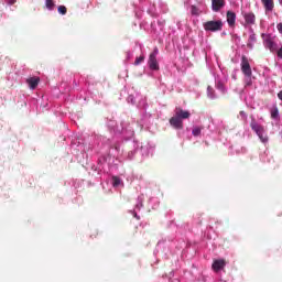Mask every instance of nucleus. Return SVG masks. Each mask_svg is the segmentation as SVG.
<instances>
[{"mask_svg": "<svg viewBox=\"0 0 282 282\" xmlns=\"http://www.w3.org/2000/svg\"><path fill=\"white\" fill-rule=\"evenodd\" d=\"M240 113H243V111H241Z\"/></svg>", "mask_w": 282, "mask_h": 282, "instance_id": "obj_24", "label": "nucleus"}, {"mask_svg": "<svg viewBox=\"0 0 282 282\" xmlns=\"http://www.w3.org/2000/svg\"><path fill=\"white\" fill-rule=\"evenodd\" d=\"M237 21V14L232 11H227V23L230 28L235 25Z\"/></svg>", "mask_w": 282, "mask_h": 282, "instance_id": "obj_11", "label": "nucleus"}, {"mask_svg": "<svg viewBox=\"0 0 282 282\" xmlns=\"http://www.w3.org/2000/svg\"><path fill=\"white\" fill-rule=\"evenodd\" d=\"M261 3L265 12H272L274 10V0H261Z\"/></svg>", "mask_w": 282, "mask_h": 282, "instance_id": "obj_10", "label": "nucleus"}, {"mask_svg": "<svg viewBox=\"0 0 282 282\" xmlns=\"http://www.w3.org/2000/svg\"><path fill=\"white\" fill-rule=\"evenodd\" d=\"M276 29H278V31L280 32V34H282V23H279V24L276 25Z\"/></svg>", "mask_w": 282, "mask_h": 282, "instance_id": "obj_20", "label": "nucleus"}, {"mask_svg": "<svg viewBox=\"0 0 282 282\" xmlns=\"http://www.w3.org/2000/svg\"><path fill=\"white\" fill-rule=\"evenodd\" d=\"M243 19L247 25H254V23L257 22V15H254V13L252 12L245 13Z\"/></svg>", "mask_w": 282, "mask_h": 282, "instance_id": "obj_8", "label": "nucleus"}, {"mask_svg": "<svg viewBox=\"0 0 282 282\" xmlns=\"http://www.w3.org/2000/svg\"><path fill=\"white\" fill-rule=\"evenodd\" d=\"M192 135H194L195 138H197V135H202V128L195 127V128L192 130Z\"/></svg>", "mask_w": 282, "mask_h": 282, "instance_id": "obj_15", "label": "nucleus"}, {"mask_svg": "<svg viewBox=\"0 0 282 282\" xmlns=\"http://www.w3.org/2000/svg\"><path fill=\"white\" fill-rule=\"evenodd\" d=\"M45 6L47 10H54V8H56V3H54V0H45Z\"/></svg>", "mask_w": 282, "mask_h": 282, "instance_id": "obj_14", "label": "nucleus"}, {"mask_svg": "<svg viewBox=\"0 0 282 282\" xmlns=\"http://www.w3.org/2000/svg\"><path fill=\"white\" fill-rule=\"evenodd\" d=\"M212 268L214 272H219L226 268V261L224 259L214 260Z\"/></svg>", "mask_w": 282, "mask_h": 282, "instance_id": "obj_7", "label": "nucleus"}, {"mask_svg": "<svg viewBox=\"0 0 282 282\" xmlns=\"http://www.w3.org/2000/svg\"><path fill=\"white\" fill-rule=\"evenodd\" d=\"M250 127H251L252 131H254V133H257V135L259 137L261 142H263V144H265L269 139H268V135H263V133H265V129L263 128V126L259 124L257 122V120L254 118H252L251 122H250Z\"/></svg>", "mask_w": 282, "mask_h": 282, "instance_id": "obj_2", "label": "nucleus"}, {"mask_svg": "<svg viewBox=\"0 0 282 282\" xmlns=\"http://www.w3.org/2000/svg\"><path fill=\"white\" fill-rule=\"evenodd\" d=\"M263 45L264 47H267V50H270V52H276L278 46L274 43V37L270 36V35H265L264 40H263Z\"/></svg>", "mask_w": 282, "mask_h": 282, "instance_id": "obj_6", "label": "nucleus"}, {"mask_svg": "<svg viewBox=\"0 0 282 282\" xmlns=\"http://www.w3.org/2000/svg\"><path fill=\"white\" fill-rule=\"evenodd\" d=\"M241 72L247 78L252 77V67L250 66V59H248V56L242 55L241 56V63H240Z\"/></svg>", "mask_w": 282, "mask_h": 282, "instance_id": "obj_5", "label": "nucleus"}, {"mask_svg": "<svg viewBox=\"0 0 282 282\" xmlns=\"http://www.w3.org/2000/svg\"><path fill=\"white\" fill-rule=\"evenodd\" d=\"M121 180L118 176H112V186L118 187L121 184Z\"/></svg>", "mask_w": 282, "mask_h": 282, "instance_id": "obj_16", "label": "nucleus"}, {"mask_svg": "<svg viewBox=\"0 0 282 282\" xmlns=\"http://www.w3.org/2000/svg\"><path fill=\"white\" fill-rule=\"evenodd\" d=\"M279 100H282V90L278 94Z\"/></svg>", "mask_w": 282, "mask_h": 282, "instance_id": "obj_22", "label": "nucleus"}, {"mask_svg": "<svg viewBox=\"0 0 282 282\" xmlns=\"http://www.w3.org/2000/svg\"><path fill=\"white\" fill-rule=\"evenodd\" d=\"M207 89H208V91H210V89H213V88H210V86H208V88H207Z\"/></svg>", "mask_w": 282, "mask_h": 282, "instance_id": "obj_23", "label": "nucleus"}, {"mask_svg": "<svg viewBox=\"0 0 282 282\" xmlns=\"http://www.w3.org/2000/svg\"><path fill=\"white\" fill-rule=\"evenodd\" d=\"M158 54H160V51L158 47L153 50V52L149 55L148 65L150 69L158 72L160 69V64L158 63Z\"/></svg>", "mask_w": 282, "mask_h": 282, "instance_id": "obj_4", "label": "nucleus"}, {"mask_svg": "<svg viewBox=\"0 0 282 282\" xmlns=\"http://www.w3.org/2000/svg\"><path fill=\"white\" fill-rule=\"evenodd\" d=\"M14 3H17V0H10V1H9V4H10V6H14Z\"/></svg>", "mask_w": 282, "mask_h": 282, "instance_id": "obj_21", "label": "nucleus"}, {"mask_svg": "<svg viewBox=\"0 0 282 282\" xmlns=\"http://www.w3.org/2000/svg\"><path fill=\"white\" fill-rule=\"evenodd\" d=\"M140 63H144V55H141L135 58L134 65H140Z\"/></svg>", "mask_w": 282, "mask_h": 282, "instance_id": "obj_18", "label": "nucleus"}, {"mask_svg": "<svg viewBox=\"0 0 282 282\" xmlns=\"http://www.w3.org/2000/svg\"><path fill=\"white\" fill-rule=\"evenodd\" d=\"M26 83H28L30 89H35L36 87H39V83H41V78L30 77L26 79Z\"/></svg>", "mask_w": 282, "mask_h": 282, "instance_id": "obj_12", "label": "nucleus"}, {"mask_svg": "<svg viewBox=\"0 0 282 282\" xmlns=\"http://www.w3.org/2000/svg\"><path fill=\"white\" fill-rule=\"evenodd\" d=\"M57 10H58L59 14H63V15L67 14V7L66 6H59L57 8Z\"/></svg>", "mask_w": 282, "mask_h": 282, "instance_id": "obj_17", "label": "nucleus"}, {"mask_svg": "<svg viewBox=\"0 0 282 282\" xmlns=\"http://www.w3.org/2000/svg\"><path fill=\"white\" fill-rule=\"evenodd\" d=\"M191 118V112L188 110L182 109V107H176L174 110V116L170 118V124L173 129L182 130L184 129V120Z\"/></svg>", "mask_w": 282, "mask_h": 282, "instance_id": "obj_1", "label": "nucleus"}, {"mask_svg": "<svg viewBox=\"0 0 282 282\" xmlns=\"http://www.w3.org/2000/svg\"><path fill=\"white\" fill-rule=\"evenodd\" d=\"M226 6V0H212V10L214 12H219L221 8Z\"/></svg>", "mask_w": 282, "mask_h": 282, "instance_id": "obj_9", "label": "nucleus"}, {"mask_svg": "<svg viewBox=\"0 0 282 282\" xmlns=\"http://www.w3.org/2000/svg\"><path fill=\"white\" fill-rule=\"evenodd\" d=\"M271 118L273 120H279V108L276 106L271 109Z\"/></svg>", "mask_w": 282, "mask_h": 282, "instance_id": "obj_13", "label": "nucleus"}, {"mask_svg": "<svg viewBox=\"0 0 282 282\" xmlns=\"http://www.w3.org/2000/svg\"><path fill=\"white\" fill-rule=\"evenodd\" d=\"M192 14H195V15L199 14V9H197V7L195 6H192Z\"/></svg>", "mask_w": 282, "mask_h": 282, "instance_id": "obj_19", "label": "nucleus"}, {"mask_svg": "<svg viewBox=\"0 0 282 282\" xmlns=\"http://www.w3.org/2000/svg\"><path fill=\"white\" fill-rule=\"evenodd\" d=\"M205 32H221L224 30V22L221 20L207 21L203 24Z\"/></svg>", "mask_w": 282, "mask_h": 282, "instance_id": "obj_3", "label": "nucleus"}]
</instances>
